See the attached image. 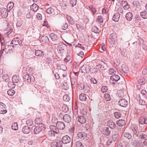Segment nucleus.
Listing matches in <instances>:
<instances>
[{"label": "nucleus", "instance_id": "nucleus-1", "mask_svg": "<svg viewBox=\"0 0 147 147\" xmlns=\"http://www.w3.org/2000/svg\"><path fill=\"white\" fill-rule=\"evenodd\" d=\"M45 126L44 124H41L40 126H36L34 129V133L37 134L45 129Z\"/></svg>", "mask_w": 147, "mask_h": 147}, {"label": "nucleus", "instance_id": "nucleus-2", "mask_svg": "<svg viewBox=\"0 0 147 147\" xmlns=\"http://www.w3.org/2000/svg\"><path fill=\"white\" fill-rule=\"evenodd\" d=\"M117 40V36L115 33H113L110 36L109 41V43L112 45L115 44Z\"/></svg>", "mask_w": 147, "mask_h": 147}, {"label": "nucleus", "instance_id": "nucleus-3", "mask_svg": "<svg viewBox=\"0 0 147 147\" xmlns=\"http://www.w3.org/2000/svg\"><path fill=\"white\" fill-rule=\"evenodd\" d=\"M49 37L53 41L56 42V43L55 45L59 44V38L58 36L53 33H52L49 35Z\"/></svg>", "mask_w": 147, "mask_h": 147}, {"label": "nucleus", "instance_id": "nucleus-4", "mask_svg": "<svg viewBox=\"0 0 147 147\" xmlns=\"http://www.w3.org/2000/svg\"><path fill=\"white\" fill-rule=\"evenodd\" d=\"M133 144L135 147H144L142 141L138 139L133 141Z\"/></svg>", "mask_w": 147, "mask_h": 147}, {"label": "nucleus", "instance_id": "nucleus-5", "mask_svg": "<svg viewBox=\"0 0 147 147\" xmlns=\"http://www.w3.org/2000/svg\"><path fill=\"white\" fill-rule=\"evenodd\" d=\"M118 104L121 106L123 107H126L128 104V102L125 99H121L118 102Z\"/></svg>", "mask_w": 147, "mask_h": 147}, {"label": "nucleus", "instance_id": "nucleus-6", "mask_svg": "<svg viewBox=\"0 0 147 147\" xmlns=\"http://www.w3.org/2000/svg\"><path fill=\"white\" fill-rule=\"evenodd\" d=\"M8 15L7 10L5 8H2L0 11V15L3 18H5Z\"/></svg>", "mask_w": 147, "mask_h": 147}, {"label": "nucleus", "instance_id": "nucleus-7", "mask_svg": "<svg viewBox=\"0 0 147 147\" xmlns=\"http://www.w3.org/2000/svg\"><path fill=\"white\" fill-rule=\"evenodd\" d=\"M6 106L3 103L0 102V113L2 114H5L7 112L6 109Z\"/></svg>", "mask_w": 147, "mask_h": 147}, {"label": "nucleus", "instance_id": "nucleus-8", "mask_svg": "<svg viewBox=\"0 0 147 147\" xmlns=\"http://www.w3.org/2000/svg\"><path fill=\"white\" fill-rule=\"evenodd\" d=\"M62 143L63 144H66L69 143L71 141L70 138L68 135L63 136L61 139Z\"/></svg>", "mask_w": 147, "mask_h": 147}, {"label": "nucleus", "instance_id": "nucleus-9", "mask_svg": "<svg viewBox=\"0 0 147 147\" xmlns=\"http://www.w3.org/2000/svg\"><path fill=\"white\" fill-rule=\"evenodd\" d=\"M22 42L20 38L17 37L13 38L11 42V44H14V45H17L18 44L20 45Z\"/></svg>", "mask_w": 147, "mask_h": 147}, {"label": "nucleus", "instance_id": "nucleus-10", "mask_svg": "<svg viewBox=\"0 0 147 147\" xmlns=\"http://www.w3.org/2000/svg\"><path fill=\"white\" fill-rule=\"evenodd\" d=\"M13 46L9 45H6L4 49L5 52V53H8L13 51L12 49L13 48Z\"/></svg>", "mask_w": 147, "mask_h": 147}, {"label": "nucleus", "instance_id": "nucleus-11", "mask_svg": "<svg viewBox=\"0 0 147 147\" xmlns=\"http://www.w3.org/2000/svg\"><path fill=\"white\" fill-rule=\"evenodd\" d=\"M56 125L60 130L63 129L65 127V124L62 121H58L56 124Z\"/></svg>", "mask_w": 147, "mask_h": 147}, {"label": "nucleus", "instance_id": "nucleus-12", "mask_svg": "<svg viewBox=\"0 0 147 147\" xmlns=\"http://www.w3.org/2000/svg\"><path fill=\"white\" fill-rule=\"evenodd\" d=\"M63 119L65 122L69 123L71 122V117L69 115L66 114L63 116Z\"/></svg>", "mask_w": 147, "mask_h": 147}, {"label": "nucleus", "instance_id": "nucleus-13", "mask_svg": "<svg viewBox=\"0 0 147 147\" xmlns=\"http://www.w3.org/2000/svg\"><path fill=\"white\" fill-rule=\"evenodd\" d=\"M57 50L59 53H63L65 51V46L61 45H59L57 46Z\"/></svg>", "mask_w": 147, "mask_h": 147}, {"label": "nucleus", "instance_id": "nucleus-14", "mask_svg": "<svg viewBox=\"0 0 147 147\" xmlns=\"http://www.w3.org/2000/svg\"><path fill=\"white\" fill-rule=\"evenodd\" d=\"M30 128L28 126H24L22 129L23 133L26 134H28L30 132Z\"/></svg>", "mask_w": 147, "mask_h": 147}, {"label": "nucleus", "instance_id": "nucleus-15", "mask_svg": "<svg viewBox=\"0 0 147 147\" xmlns=\"http://www.w3.org/2000/svg\"><path fill=\"white\" fill-rule=\"evenodd\" d=\"M50 128L53 131V133L58 134L59 132V129L57 126H55L53 125H51L50 126Z\"/></svg>", "mask_w": 147, "mask_h": 147}, {"label": "nucleus", "instance_id": "nucleus-16", "mask_svg": "<svg viewBox=\"0 0 147 147\" xmlns=\"http://www.w3.org/2000/svg\"><path fill=\"white\" fill-rule=\"evenodd\" d=\"M107 125L109 127L112 129L114 128L116 126L115 123L112 120H110L108 121Z\"/></svg>", "mask_w": 147, "mask_h": 147}, {"label": "nucleus", "instance_id": "nucleus-17", "mask_svg": "<svg viewBox=\"0 0 147 147\" xmlns=\"http://www.w3.org/2000/svg\"><path fill=\"white\" fill-rule=\"evenodd\" d=\"M20 80V78L18 75H15L12 78V81L13 83H18Z\"/></svg>", "mask_w": 147, "mask_h": 147}, {"label": "nucleus", "instance_id": "nucleus-18", "mask_svg": "<svg viewBox=\"0 0 147 147\" xmlns=\"http://www.w3.org/2000/svg\"><path fill=\"white\" fill-rule=\"evenodd\" d=\"M78 121L80 123L82 124L85 123L86 121L85 117L82 116H80L78 117Z\"/></svg>", "mask_w": 147, "mask_h": 147}, {"label": "nucleus", "instance_id": "nucleus-19", "mask_svg": "<svg viewBox=\"0 0 147 147\" xmlns=\"http://www.w3.org/2000/svg\"><path fill=\"white\" fill-rule=\"evenodd\" d=\"M24 80L27 82L30 83L31 81V77L28 74H26L23 76Z\"/></svg>", "mask_w": 147, "mask_h": 147}, {"label": "nucleus", "instance_id": "nucleus-20", "mask_svg": "<svg viewBox=\"0 0 147 147\" xmlns=\"http://www.w3.org/2000/svg\"><path fill=\"white\" fill-rule=\"evenodd\" d=\"M119 76L115 74L111 76V80H113V81H114L116 82L118 81L120 79Z\"/></svg>", "mask_w": 147, "mask_h": 147}, {"label": "nucleus", "instance_id": "nucleus-21", "mask_svg": "<svg viewBox=\"0 0 147 147\" xmlns=\"http://www.w3.org/2000/svg\"><path fill=\"white\" fill-rule=\"evenodd\" d=\"M40 41L42 43H47L49 42V39L46 36H43L41 37Z\"/></svg>", "mask_w": 147, "mask_h": 147}, {"label": "nucleus", "instance_id": "nucleus-22", "mask_svg": "<svg viewBox=\"0 0 147 147\" xmlns=\"http://www.w3.org/2000/svg\"><path fill=\"white\" fill-rule=\"evenodd\" d=\"M111 133L108 127H105L103 129L102 133L105 135L107 136L109 135Z\"/></svg>", "mask_w": 147, "mask_h": 147}, {"label": "nucleus", "instance_id": "nucleus-23", "mask_svg": "<svg viewBox=\"0 0 147 147\" xmlns=\"http://www.w3.org/2000/svg\"><path fill=\"white\" fill-rule=\"evenodd\" d=\"M79 98L80 100L84 101L87 98L86 95L84 93H81L79 95Z\"/></svg>", "mask_w": 147, "mask_h": 147}, {"label": "nucleus", "instance_id": "nucleus-24", "mask_svg": "<svg viewBox=\"0 0 147 147\" xmlns=\"http://www.w3.org/2000/svg\"><path fill=\"white\" fill-rule=\"evenodd\" d=\"M35 123L38 125V126H40L41 124H43L42 123V119L40 117L36 118L34 120Z\"/></svg>", "mask_w": 147, "mask_h": 147}, {"label": "nucleus", "instance_id": "nucleus-25", "mask_svg": "<svg viewBox=\"0 0 147 147\" xmlns=\"http://www.w3.org/2000/svg\"><path fill=\"white\" fill-rule=\"evenodd\" d=\"M132 14L131 12L127 13L125 15V18L128 21H130L132 20Z\"/></svg>", "mask_w": 147, "mask_h": 147}, {"label": "nucleus", "instance_id": "nucleus-26", "mask_svg": "<svg viewBox=\"0 0 147 147\" xmlns=\"http://www.w3.org/2000/svg\"><path fill=\"white\" fill-rule=\"evenodd\" d=\"M120 15L119 13H115L113 17V20L114 21L117 22H118L119 19L120 17Z\"/></svg>", "mask_w": 147, "mask_h": 147}, {"label": "nucleus", "instance_id": "nucleus-27", "mask_svg": "<svg viewBox=\"0 0 147 147\" xmlns=\"http://www.w3.org/2000/svg\"><path fill=\"white\" fill-rule=\"evenodd\" d=\"M38 6L35 4H33L31 7V10L34 12L38 10Z\"/></svg>", "mask_w": 147, "mask_h": 147}, {"label": "nucleus", "instance_id": "nucleus-28", "mask_svg": "<svg viewBox=\"0 0 147 147\" xmlns=\"http://www.w3.org/2000/svg\"><path fill=\"white\" fill-rule=\"evenodd\" d=\"M117 125L120 126L124 125L125 123V120H119L117 122Z\"/></svg>", "mask_w": 147, "mask_h": 147}, {"label": "nucleus", "instance_id": "nucleus-29", "mask_svg": "<svg viewBox=\"0 0 147 147\" xmlns=\"http://www.w3.org/2000/svg\"><path fill=\"white\" fill-rule=\"evenodd\" d=\"M35 54L36 56L40 57L43 55V52L40 50H37L35 51Z\"/></svg>", "mask_w": 147, "mask_h": 147}, {"label": "nucleus", "instance_id": "nucleus-30", "mask_svg": "<svg viewBox=\"0 0 147 147\" xmlns=\"http://www.w3.org/2000/svg\"><path fill=\"white\" fill-rule=\"evenodd\" d=\"M145 124V117H140L139 118V126L142 127V125Z\"/></svg>", "mask_w": 147, "mask_h": 147}, {"label": "nucleus", "instance_id": "nucleus-31", "mask_svg": "<svg viewBox=\"0 0 147 147\" xmlns=\"http://www.w3.org/2000/svg\"><path fill=\"white\" fill-rule=\"evenodd\" d=\"M88 7L89 8L93 15H94L96 13L97 10L93 6L90 5Z\"/></svg>", "mask_w": 147, "mask_h": 147}, {"label": "nucleus", "instance_id": "nucleus-32", "mask_svg": "<svg viewBox=\"0 0 147 147\" xmlns=\"http://www.w3.org/2000/svg\"><path fill=\"white\" fill-rule=\"evenodd\" d=\"M66 18L69 22L71 24L73 25L74 24V21H73L72 18L70 16H67Z\"/></svg>", "mask_w": 147, "mask_h": 147}, {"label": "nucleus", "instance_id": "nucleus-33", "mask_svg": "<svg viewBox=\"0 0 147 147\" xmlns=\"http://www.w3.org/2000/svg\"><path fill=\"white\" fill-rule=\"evenodd\" d=\"M92 31L96 34H99L100 32L98 28L95 26H94L92 27Z\"/></svg>", "mask_w": 147, "mask_h": 147}, {"label": "nucleus", "instance_id": "nucleus-34", "mask_svg": "<svg viewBox=\"0 0 147 147\" xmlns=\"http://www.w3.org/2000/svg\"><path fill=\"white\" fill-rule=\"evenodd\" d=\"M78 137L80 138H83L85 139L86 138V134L83 133L79 132L78 134Z\"/></svg>", "mask_w": 147, "mask_h": 147}, {"label": "nucleus", "instance_id": "nucleus-35", "mask_svg": "<svg viewBox=\"0 0 147 147\" xmlns=\"http://www.w3.org/2000/svg\"><path fill=\"white\" fill-rule=\"evenodd\" d=\"M54 9L52 7H50L48 8L46 10V12L49 14H51L54 12Z\"/></svg>", "mask_w": 147, "mask_h": 147}, {"label": "nucleus", "instance_id": "nucleus-36", "mask_svg": "<svg viewBox=\"0 0 147 147\" xmlns=\"http://www.w3.org/2000/svg\"><path fill=\"white\" fill-rule=\"evenodd\" d=\"M140 15L143 18H147V11H144L141 12L140 13Z\"/></svg>", "mask_w": 147, "mask_h": 147}, {"label": "nucleus", "instance_id": "nucleus-37", "mask_svg": "<svg viewBox=\"0 0 147 147\" xmlns=\"http://www.w3.org/2000/svg\"><path fill=\"white\" fill-rule=\"evenodd\" d=\"M57 67L61 69L63 71H65L66 69V67L64 65H60L58 64L57 65Z\"/></svg>", "mask_w": 147, "mask_h": 147}, {"label": "nucleus", "instance_id": "nucleus-38", "mask_svg": "<svg viewBox=\"0 0 147 147\" xmlns=\"http://www.w3.org/2000/svg\"><path fill=\"white\" fill-rule=\"evenodd\" d=\"M88 68L87 66H86V65H83L80 68L81 71L82 73H86L87 72V67Z\"/></svg>", "mask_w": 147, "mask_h": 147}, {"label": "nucleus", "instance_id": "nucleus-39", "mask_svg": "<svg viewBox=\"0 0 147 147\" xmlns=\"http://www.w3.org/2000/svg\"><path fill=\"white\" fill-rule=\"evenodd\" d=\"M14 3L13 2H9L8 4L7 7V9H9V10L11 9L13 7Z\"/></svg>", "mask_w": 147, "mask_h": 147}, {"label": "nucleus", "instance_id": "nucleus-40", "mask_svg": "<svg viewBox=\"0 0 147 147\" xmlns=\"http://www.w3.org/2000/svg\"><path fill=\"white\" fill-rule=\"evenodd\" d=\"M62 88L65 90H67L68 88V85L67 83L65 82H63L61 85Z\"/></svg>", "mask_w": 147, "mask_h": 147}, {"label": "nucleus", "instance_id": "nucleus-41", "mask_svg": "<svg viewBox=\"0 0 147 147\" xmlns=\"http://www.w3.org/2000/svg\"><path fill=\"white\" fill-rule=\"evenodd\" d=\"M90 88L89 86L86 85H84V89H82L84 92L85 93H87L89 90Z\"/></svg>", "mask_w": 147, "mask_h": 147}, {"label": "nucleus", "instance_id": "nucleus-42", "mask_svg": "<svg viewBox=\"0 0 147 147\" xmlns=\"http://www.w3.org/2000/svg\"><path fill=\"white\" fill-rule=\"evenodd\" d=\"M118 136L119 134H115L112 136V139L114 141H115L118 139Z\"/></svg>", "mask_w": 147, "mask_h": 147}, {"label": "nucleus", "instance_id": "nucleus-43", "mask_svg": "<svg viewBox=\"0 0 147 147\" xmlns=\"http://www.w3.org/2000/svg\"><path fill=\"white\" fill-rule=\"evenodd\" d=\"M11 128L14 130H16L18 129V124L17 123H13L11 125Z\"/></svg>", "mask_w": 147, "mask_h": 147}, {"label": "nucleus", "instance_id": "nucleus-44", "mask_svg": "<svg viewBox=\"0 0 147 147\" xmlns=\"http://www.w3.org/2000/svg\"><path fill=\"white\" fill-rule=\"evenodd\" d=\"M76 0H70V5L72 7H74L76 5Z\"/></svg>", "mask_w": 147, "mask_h": 147}, {"label": "nucleus", "instance_id": "nucleus-45", "mask_svg": "<svg viewBox=\"0 0 147 147\" xmlns=\"http://www.w3.org/2000/svg\"><path fill=\"white\" fill-rule=\"evenodd\" d=\"M138 82L140 85H142L145 83V79L144 78L138 80Z\"/></svg>", "mask_w": 147, "mask_h": 147}, {"label": "nucleus", "instance_id": "nucleus-46", "mask_svg": "<svg viewBox=\"0 0 147 147\" xmlns=\"http://www.w3.org/2000/svg\"><path fill=\"white\" fill-rule=\"evenodd\" d=\"M146 135L144 133L140 134L139 136V138L141 139H144L146 138Z\"/></svg>", "mask_w": 147, "mask_h": 147}, {"label": "nucleus", "instance_id": "nucleus-47", "mask_svg": "<svg viewBox=\"0 0 147 147\" xmlns=\"http://www.w3.org/2000/svg\"><path fill=\"white\" fill-rule=\"evenodd\" d=\"M33 121L31 119H29L26 121V124L29 126H31L33 124Z\"/></svg>", "mask_w": 147, "mask_h": 147}, {"label": "nucleus", "instance_id": "nucleus-48", "mask_svg": "<svg viewBox=\"0 0 147 147\" xmlns=\"http://www.w3.org/2000/svg\"><path fill=\"white\" fill-rule=\"evenodd\" d=\"M117 13H119L120 16H122L123 14V10L121 7L119 8L117 10Z\"/></svg>", "mask_w": 147, "mask_h": 147}, {"label": "nucleus", "instance_id": "nucleus-49", "mask_svg": "<svg viewBox=\"0 0 147 147\" xmlns=\"http://www.w3.org/2000/svg\"><path fill=\"white\" fill-rule=\"evenodd\" d=\"M15 93V91L12 89H10L7 91V94L10 96H12Z\"/></svg>", "mask_w": 147, "mask_h": 147}, {"label": "nucleus", "instance_id": "nucleus-50", "mask_svg": "<svg viewBox=\"0 0 147 147\" xmlns=\"http://www.w3.org/2000/svg\"><path fill=\"white\" fill-rule=\"evenodd\" d=\"M63 100L66 102H68L70 100V98L67 94H65L63 96Z\"/></svg>", "mask_w": 147, "mask_h": 147}, {"label": "nucleus", "instance_id": "nucleus-51", "mask_svg": "<svg viewBox=\"0 0 147 147\" xmlns=\"http://www.w3.org/2000/svg\"><path fill=\"white\" fill-rule=\"evenodd\" d=\"M104 97L105 98V99L107 101H109L110 100V96L109 94H105L104 95Z\"/></svg>", "mask_w": 147, "mask_h": 147}, {"label": "nucleus", "instance_id": "nucleus-52", "mask_svg": "<svg viewBox=\"0 0 147 147\" xmlns=\"http://www.w3.org/2000/svg\"><path fill=\"white\" fill-rule=\"evenodd\" d=\"M124 136L129 139H131L132 138V136L131 134L127 132L125 133L124 134Z\"/></svg>", "mask_w": 147, "mask_h": 147}, {"label": "nucleus", "instance_id": "nucleus-53", "mask_svg": "<svg viewBox=\"0 0 147 147\" xmlns=\"http://www.w3.org/2000/svg\"><path fill=\"white\" fill-rule=\"evenodd\" d=\"M89 71L92 73H98V71H97V69L96 68L92 67L90 68L89 69Z\"/></svg>", "mask_w": 147, "mask_h": 147}, {"label": "nucleus", "instance_id": "nucleus-54", "mask_svg": "<svg viewBox=\"0 0 147 147\" xmlns=\"http://www.w3.org/2000/svg\"><path fill=\"white\" fill-rule=\"evenodd\" d=\"M96 21L100 23H102L103 20L102 16H98V18L96 19Z\"/></svg>", "mask_w": 147, "mask_h": 147}, {"label": "nucleus", "instance_id": "nucleus-55", "mask_svg": "<svg viewBox=\"0 0 147 147\" xmlns=\"http://www.w3.org/2000/svg\"><path fill=\"white\" fill-rule=\"evenodd\" d=\"M121 115V113L119 112H116L114 113L115 117L116 118H119Z\"/></svg>", "mask_w": 147, "mask_h": 147}, {"label": "nucleus", "instance_id": "nucleus-56", "mask_svg": "<svg viewBox=\"0 0 147 147\" xmlns=\"http://www.w3.org/2000/svg\"><path fill=\"white\" fill-rule=\"evenodd\" d=\"M75 81L76 80L74 79H71V84L72 88H74L75 87L76 84Z\"/></svg>", "mask_w": 147, "mask_h": 147}, {"label": "nucleus", "instance_id": "nucleus-57", "mask_svg": "<svg viewBox=\"0 0 147 147\" xmlns=\"http://www.w3.org/2000/svg\"><path fill=\"white\" fill-rule=\"evenodd\" d=\"M116 71L114 70V69L111 68L110 69L109 71V74H111L112 75L115 74L116 73Z\"/></svg>", "mask_w": 147, "mask_h": 147}, {"label": "nucleus", "instance_id": "nucleus-58", "mask_svg": "<svg viewBox=\"0 0 147 147\" xmlns=\"http://www.w3.org/2000/svg\"><path fill=\"white\" fill-rule=\"evenodd\" d=\"M62 109L64 112H67L68 110V107L66 105H64L62 107Z\"/></svg>", "mask_w": 147, "mask_h": 147}, {"label": "nucleus", "instance_id": "nucleus-59", "mask_svg": "<svg viewBox=\"0 0 147 147\" xmlns=\"http://www.w3.org/2000/svg\"><path fill=\"white\" fill-rule=\"evenodd\" d=\"M77 147H84L82 143L79 141L77 142L76 143Z\"/></svg>", "mask_w": 147, "mask_h": 147}, {"label": "nucleus", "instance_id": "nucleus-60", "mask_svg": "<svg viewBox=\"0 0 147 147\" xmlns=\"http://www.w3.org/2000/svg\"><path fill=\"white\" fill-rule=\"evenodd\" d=\"M68 24L67 23H65L61 26V28L62 29L65 30L67 29L68 27Z\"/></svg>", "mask_w": 147, "mask_h": 147}, {"label": "nucleus", "instance_id": "nucleus-61", "mask_svg": "<svg viewBox=\"0 0 147 147\" xmlns=\"http://www.w3.org/2000/svg\"><path fill=\"white\" fill-rule=\"evenodd\" d=\"M8 86H10L11 88H14L15 87V84H14V83L13 82L11 83H8Z\"/></svg>", "mask_w": 147, "mask_h": 147}, {"label": "nucleus", "instance_id": "nucleus-62", "mask_svg": "<svg viewBox=\"0 0 147 147\" xmlns=\"http://www.w3.org/2000/svg\"><path fill=\"white\" fill-rule=\"evenodd\" d=\"M59 146L57 142H54L51 144V147H58Z\"/></svg>", "mask_w": 147, "mask_h": 147}, {"label": "nucleus", "instance_id": "nucleus-63", "mask_svg": "<svg viewBox=\"0 0 147 147\" xmlns=\"http://www.w3.org/2000/svg\"><path fill=\"white\" fill-rule=\"evenodd\" d=\"M133 131L134 134H136L138 133V127L137 126L135 127L133 129Z\"/></svg>", "mask_w": 147, "mask_h": 147}, {"label": "nucleus", "instance_id": "nucleus-64", "mask_svg": "<svg viewBox=\"0 0 147 147\" xmlns=\"http://www.w3.org/2000/svg\"><path fill=\"white\" fill-rule=\"evenodd\" d=\"M128 71V69H125V71H120V72L124 76L127 75V72Z\"/></svg>", "mask_w": 147, "mask_h": 147}]
</instances>
